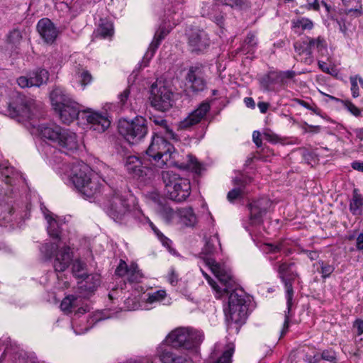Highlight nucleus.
<instances>
[{
	"label": "nucleus",
	"mask_w": 363,
	"mask_h": 363,
	"mask_svg": "<svg viewBox=\"0 0 363 363\" xmlns=\"http://www.w3.org/2000/svg\"><path fill=\"white\" fill-rule=\"evenodd\" d=\"M167 139L163 135H155L146 151L147 155L152 157L160 168L172 163L170 159L174 148Z\"/></svg>",
	"instance_id": "0eeeda50"
},
{
	"label": "nucleus",
	"mask_w": 363,
	"mask_h": 363,
	"mask_svg": "<svg viewBox=\"0 0 363 363\" xmlns=\"http://www.w3.org/2000/svg\"><path fill=\"white\" fill-rule=\"evenodd\" d=\"M55 145H57L61 151L67 154L76 150L79 146L77 135L67 129H64L60 133L59 139Z\"/></svg>",
	"instance_id": "412c9836"
},
{
	"label": "nucleus",
	"mask_w": 363,
	"mask_h": 363,
	"mask_svg": "<svg viewBox=\"0 0 363 363\" xmlns=\"http://www.w3.org/2000/svg\"><path fill=\"white\" fill-rule=\"evenodd\" d=\"M266 250L269 252H277L282 250L283 245L281 243L278 245L267 244L266 245Z\"/></svg>",
	"instance_id": "e2e57ef3"
},
{
	"label": "nucleus",
	"mask_w": 363,
	"mask_h": 363,
	"mask_svg": "<svg viewBox=\"0 0 363 363\" xmlns=\"http://www.w3.org/2000/svg\"><path fill=\"white\" fill-rule=\"evenodd\" d=\"M304 360L308 363H317L320 360V357L318 353H315L313 355L307 354L305 355Z\"/></svg>",
	"instance_id": "0e129e2a"
},
{
	"label": "nucleus",
	"mask_w": 363,
	"mask_h": 363,
	"mask_svg": "<svg viewBox=\"0 0 363 363\" xmlns=\"http://www.w3.org/2000/svg\"><path fill=\"white\" fill-rule=\"evenodd\" d=\"M245 43L249 46V48H253L257 45V38L255 34L249 33L245 40Z\"/></svg>",
	"instance_id": "052dcab7"
},
{
	"label": "nucleus",
	"mask_w": 363,
	"mask_h": 363,
	"mask_svg": "<svg viewBox=\"0 0 363 363\" xmlns=\"http://www.w3.org/2000/svg\"><path fill=\"white\" fill-rule=\"evenodd\" d=\"M58 247L55 243H45L40 247V252L46 259H51Z\"/></svg>",
	"instance_id": "49530a36"
},
{
	"label": "nucleus",
	"mask_w": 363,
	"mask_h": 363,
	"mask_svg": "<svg viewBox=\"0 0 363 363\" xmlns=\"http://www.w3.org/2000/svg\"><path fill=\"white\" fill-rule=\"evenodd\" d=\"M344 106L354 116H361L362 110L350 101H341Z\"/></svg>",
	"instance_id": "5fc2aeb1"
},
{
	"label": "nucleus",
	"mask_w": 363,
	"mask_h": 363,
	"mask_svg": "<svg viewBox=\"0 0 363 363\" xmlns=\"http://www.w3.org/2000/svg\"><path fill=\"white\" fill-rule=\"evenodd\" d=\"M333 270L334 268L333 266L329 264H324L323 262L321 263V273L324 278L329 277Z\"/></svg>",
	"instance_id": "680f3d73"
},
{
	"label": "nucleus",
	"mask_w": 363,
	"mask_h": 363,
	"mask_svg": "<svg viewBox=\"0 0 363 363\" xmlns=\"http://www.w3.org/2000/svg\"><path fill=\"white\" fill-rule=\"evenodd\" d=\"M147 223H149V225L150 227L152 228V230H153V232L155 233V234L157 235V237L158 238V239L161 241V242L162 243V245L164 246H166V247H169V245H170V240L169 238H167V237H165L157 228V227L154 225V223L152 222H151V220L147 218Z\"/></svg>",
	"instance_id": "8fccbe9b"
},
{
	"label": "nucleus",
	"mask_w": 363,
	"mask_h": 363,
	"mask_svg": "<svg viewBox=\"0 0 363 363\" xmlns=\"http://www.w3.org/2000/svg\"><path fill=\"white\" fill-rule=\"evenodd\" d=\"M116 274L120 277L128 274V268L125 262L121 261L118 267L116 269Z\"/></svg>",
	"instance_id": "4d7b16f0"
},
{
	"label": "nucleus",
	"mask_w": 363,
	"mask_h": 363,
	"mask_svg": "<svg viewBox=\"0 0 363 363\" xmlns=\"http://www.w3.org/2000/svg\"><path fill=\"white\" fill-rule=\"evenodd\" d=\"M49 79V72L45 69H38L28 76H21L16 80L18 86L21 88H29L32 86H40L46 84Z\"/></svg>",
	"instance_id": "f3484780"
},
{
	"label": "nucleus",
	"mask_w": 363,
	"mask_h": 363,
	"mask_svg": "<svg viewBox=\"0 0 363 363\" xmlns=\"http://www.w3.org/2000/svg\"><path fill=\"white\" fill-rule=\"evenodd\" d=\"M187 158V162L184 165V168L191 169L196 173H200L201 167V164L197 161L196 158L192 155H188Z\"/></svg>",
	"instance_id": "09e8293b"
},
{
	"label": "nucleus",
	"mask_w": 363,
	"mask_h": 363,
	"mask_svg": "<svg viewBox=\"0 0 363 363\" xmlns=\"http://www.w3.org/2000/svg\"><path fill=\"white\" fill-rule=\"evenodd\" d=\"M143 278V274L138 269V267L132 264L128 268V279L131 283L140 282Z\"/></svg>",
	"instance_id": "37998d69"
},
{
	"label": "nucleus",
	"mask_w": 363,
	"mask_h": 363,
	"mask_svg": "<svg viewBox=\"0 0 363 363\" xmlns=\"http://www.w3.org/2000/svg\"><path fill=\"white\" fill-rule=\"evenodd\" d=\"M217 246H220L217 234L206 238L205 245L201 252V259L203 264L209 268L218 281L225 286L223 290H226L233 285L230 270L225 264H220L210 257L216 251Z\"/></svg>",
	"instance_id": "f03ea898"
},
{
	"label": "nucleus",
	"mask_w": 363,
	"mask_h": 363,
	"mask_svg": "<svg viewBox=\"0 0 363 363\" xmlns=\"http://www.w3.org/2000/svg\"><path fill=\"white\" fill-rule=\"evenodd\" d=\"M96 33L104 38L112 36L113 34V27L112 23L107 20L101 19L99 23V26L97 28Z\"/></svg>",
	"instance_id": "58836bf2"
},
{
	"label": "nucleus",
	"mask_w": 363,
	"mask_h": 363,
	"mask_svg": "<svg viewBox=\"0 0 363 363\" xmlns=\"http://www.w3.org/2000/svg\"><path fill=\"white\" fill-rule=\"evenodd\" d=\"M37 30L41 38L47 44L53 43L59 34L58 29L47 18L40 19L37 24Z\"/></svg>",
	"instance_id": "6ab92c4d"
},
{
	"label": "nucleus",
	"mask_w": 363,
	"mask_h": 363,
	"mask_svg": "<svg viewBox=\"0 0 363 363\" xmlns=\"http://www.w3.org/2000/svg\"><path fill=\"white\" fill-rule=\"evenodd\" d=\"M77 78L81 84V85L84 87L86 84L91 82V75L88 71L82 70L77 73Z\"/></svg>",
	"instance_id": "864d4df0"
},
{
	"label": "nucleus",
	"mask_w": 363,
	"mask_h": 363,
	"mask_svg": "<svg viewBox=\"0 0 363 363\" xmlns=\"http://www.w3.org/2000/svg\"><path fill=\"white\" fill-rule=\"evenodd\" d=\"M125 307L128 311H135L139 309L140 306L136 298H128L125 301Z\"/></svg>",
	"instance_id": "6e6d98bb"
},
{
	"label": "nucleus",
	"mask_w": 363,
	"mask_h": 363,
	"mask_svg": "<svg viewBox=\"0 0 363 363\" xmlns=\"http://www.w3.org/2000/svg\"><path fill=\"white\" fill-rule=\"evenodd\" d=\"M277 74L279 84H285L288 82V80L294 77L295 72L288 70L286 72H277Z\"/></svg>",
	"instance_id": "3c124183"
},
{
	"label": "nucleus",
	"mask_w": 363,
	"mask_h": 363,
	"mask_svg": "<svg viewBox=\"0 0 363 363\" xmlns=\"http://www.w3.org/2000/svg\"><path fill=\"white\" fill-rule=\"evenodd\" d=\"M351 84L352 95L354 98H357L360 96L359 88L363 89V78L359 75H354L350 77Z\"/></svg>",
	"instance_id": "a19ab883"
},
{
	"label": "nucleus",
	"mask_w": 363,
	"mask_h": 363,
	"mask_svg": "<svg viewBox=\"0 0 363 363\" xmlns=\"http://www.w3.org/2000/svg\"><path fill=\"white\" fill-rule=\"evenodd\" d=\"M203 334L189 328H177L168 334L164 342L174 348H183L198 353Z\"/></svg>",
	"instance_id": "7ed1b4c3"
},
{
	"label": "nucleus",
	"mask_w": 363,
	"mask_h": 363,
	"mask_svg": "<svg viewBox=\"0 0 363 363\" xmlns=\"http://www.w3.org/2000/svg\"><path fill=\"white\" fill-rule=\"evenodd\" d=\"M363 206V199L358 190L353 191L352 199L350 203V210L353 215H360Z\"/></svg>",
	"instance_id": "473e14b6"
},
{
	"label": "nucleus",
	"mask_w": 363,
	"mask_h": 363,
	"mask_svg": "<svg viewBox=\"0 0 363 363\" xmlns=\"http://www.w3.org/2000/svg\"><path fill=\"white\" fill-rule=\"evenodd\" d=\"M130 208L129 199L116 191L109 201L108 215L115 221L121 222L129 215Z\"/></svg>",
	"instance_id": "f8f14e48"
},
{
	"label": "nucleus",
	"mask_w": 363,
	"mask_h": 363,
	"mask_svg": "<svg viewBox=\"0 0 363 363\" xmlns=\"http://www.w3.org/2000/svg\"><path fill=\"white\" fill-rule=\"evenodd\" d=\"M203 16L206 15L220 28L224 25L223 12L218 4H214L211 7L203 8Z\"/></svg>",
	"instance_id": "c85d7f7f"
},
{
	"label": "nucleus",
	"mask_w": 363,
	"mask_h": 363,
	"mask_svg": "<svg viewBox=\"0 0 363 363\" xmlns=\"http://www.w3.org/2000/svg\"><path fill=\"white\" fill-rule=\"evenodd\" d=\"M164 340L157 347L156 356L162 363H186V356L173 352Z\"/></svg>",
	"instance_id": "aec40b11"
},
{
	"label": "nucleus",
	"mask_w": 363,
	"mask_h": 363,
	"mask_svg": "<svg viewBox=\"0 0 363 363\" xmlns=\"http://www.w3.org/2000/svg\"><path fill=\"white\" fill-rule=\"evenodd\" d=\"M124 164L128 174L137 179L145 181L154 176V169L146 159L130 155L125 159Z\"/></svg>",
	"instance_id": "9d476101"
},
{
	"label": "nucleus",
	"mask_w": 363,
	"mask_h": 363,
	"mask_svg": "<svg viewBox=\"0 0 363 363\" xmlns=\"http://www.w3.org/2000/svg\"><path fill=\"white\" fill-rule=\"evenodd\" d=\"M172 27H170L169 26L167 27L165 23L160 26V28L155 32L154 38L152 43H150L146 53L145 54L144 60L148 61L153 57L156 50L157 49L159 45L160 44V42L169 33Z\"/></svg>",
	"instance_id": "bb28decb"
},
{
	"label": "nucleus",
	"mask_w": 363,
	"mask_h": 363,
	"mask_svg": "<svg viewBox=\"0 0 363 363\" xmlns=\"http://www.w3.org/2000/svg\"><path fill=\"white\" fill-rule=\"evenodd\" d=\"M167 280L169 282L170 284L172 286H174L178 282V274L176 273L175 270L174 269H171L168 275H167Z\"/></svg>",
	"instance_id": "bf43d9fd"
},
{
	"label": "nucleus",
	"mask_w": 363,
	"mask_h": 363,
	"mask_svg": "<svg viewBox=\"0 0 363 363\" xmlns=\"http://www.w3.org/2000/svg\"><path fill=\"white\" fill-rule=\"evenodd\" d=\"M235 350V345L229 343L223 345L218 343L215 345V349L211 354V358H216L220 354H221L213 363H231V357Z\"/></svg>",
	"instance_id": "cd10ccee"
},
{
	"label": "nucleus",
	"mask_w": 363,
	"mask_h": 363,
	"mask_svg": "<svg viewBox=\"0 0 363 363\" xmlns=\"http://www.w3.org/2000/svg\"><path fill=\"white\" fill-rule=\"evenodd\" d=\"M167 296L164 290H158L157 291L147 294V298H146V303H155L162 301Z\"/></svg>",
	"instance_id": "a18cd8bd"
},
{
	"label": "nucleus",
	"mask_w": 363,
	"mask_h": 363,
	"mask_svg": "<svg viewBox=\"0 0 363 363\" xmlns=\"http://www.w3.org/2000/svg\"><path fill=\"white\" fill-rule=\"evenodd\" d=\"M50 99L55 111L74 101L63 88L59 86H56L52 90L50 94Z\"/></svg>",
	"instance_id": "393cba45"
},
{
	"label": "nucleus",
	"mask_w": 363,
	"mask_h": 363,
	"mask_svg": "<svg viewBox=\"0 0 363 363\" xmlns=\"http://www.w3.org/2000/svg\"><path fill=\"white\" fill-rule=\"evenodd\" d=\"M55 256L53 267L55 272H62L65 271L72 260L71 249L65 246L55 252Z\"/></svg>",
	"instance_id": "b1692460"
},
{
	"label": "nucleus",
	"mask_w": 363,
	"mask_h": 363,
	"mask_svg": "<svg viewBox=\"0 0 363 363\" xmlns=\"http://www.w3.org/2000/svg\"><path fill=\"white\" fill-rule=\"evenodd\" d=\"M104 182L99 176L92 174L89 179L83 184V186L79 187L77 190L84 196L91 198L97 196L101 192L102 183Z\"/></svg>",
	"instance_id": "5701e85b"
},
{
	"label": "nucleus",
	"mask_w": 363,
	"mask_h": 363,
	"mask_svg": "<svg viewBox=\"0 0 363 363\" xmlns=\"http://www.w3.org/2000/svg\"><path fill=\"white\" fill-rule=\"evenodd\" d=\"M79 301L78 298L72 295L67 296L62 301L60 308L65 313H71L73 308L78 306Z\"/></svg>",
	"instance_id": "4c0bfd02"
},
{
	"label": "nucleus",
	"mask_w": 363,
	"mask_h": 363,
	"mask_svg": "<svg viewBox=\"0 0 363 363\" xmlns=\"http://www.w3.org/2000/svg\"><path fill=\"white\" fill-rule=\"evenodd\" d=\"M294 48L296 53L301 56L306 55L304 62L306 64H311L313 62V56L311 52L309 45L308 43V36L303 38L301 40L296 41L294 43Z\"/></svg>",
	"instance_id": "7c9ffc66"
},
{
	"label": "nucleus",
	"mask_w": 363,
	"mask_h": 363,
	"mask_svg": "<svg viewBox=\"0 0 363 363\" xmlns=\"http://www.w3.org/2000/svg\"><path fill=\"white\" fill-rule=\"evenodd\" d=\"M210 110V105L207 102L201 104L198 108L191 112L185 118L177 125L179 130H186L199 123Z\"/></svg>",
	"instance_id": "dca6fc26"
},
{
	"label": "nucleus",
	"mask_w": 363,
	"mask_h": 363,
	"mask_svg": "<svg viewBox=\"0 0 363 363\" xmlns=\"http://www.w3.org/2000/svg\"><path fill=\"white\" fill-rule=\"evenodd\" d=\"M223 5L229 6L230 7L243 8L247 6V0H217Z\"/></svg>",
	"instance_id": "603ef678"
},
{
	"label": "nucleus",
	"mask_w": 363,
	"mask_h": 363,
	"mask_svg": "<svg viewBox=\"0 0 363 363\" xmlns=\"http://www.w3.org/2000/svg\"><path fill=\"white\" fill-rule=\"evenodd\" d=\"M118 128L119 133L130 144L139 143L147 133V121L142 116H137L131 121L120 120Z\"/></svg>",
	"instance_id": "423d86ee"
},
{
	"label": "nucleus",
	"mask_w": 363,
	"mask_h": 363,
	"mask_svg": "<svg viewBox=\"0 0 363 363\" xmlns=\"http://www.w3.org/2000/svg\"><path fill=\"white\" fill-rule=\"evenodd\" d=\"M22 35L20 30L13 29L7 35V43L11 46L16 47L20 44Z\"/></svg>",
	"instance_id": "de8ad7c7"
},
{
	"label": "nucleus",
	"mask_w": 363,
	"mask_h": 363,
	"mask_svg": "<svg viewBox=\"0 0 363 363\" xmlns=\"http://www.w3.org/2000/svg\"><path fill=\"white\" fill-rule=\"evenodd\" d=\"M59 117L62 123L65 124H70L78 117L80 111V107L77 102L75 101L68 105H65L60 108L57 109Z\"/></svg>",
	"instance_id": "a878e982"
},
{
	"label": "nucleus",
	"mask_w": 363,
	"mask_h": 363,
	"mask_svg": "<svg viewBox=\"0 0 363 363\" xmlns=\"http://www.w3.org/2000/svg\"><path fill=\"white\" fill-rule=\"evenodd\" d=\"M45 219L48 221V232L53 238H60V226L58 222L50 213H45Z\"/></svg>",
	"instance_id": "e433bc0d"
},
{
	"label": "nucleus",
	"mask_w": 363,
	"mask_h": 363,
	"mask_svg": "<svg viewBox=\"0 0 363 363\" xmlns=\"http://www.w3.org/2000/svg\"><path fill=\"white\" fill-rule=\"evenodd\" d=\"M162 179L171 200L182 202L189 196L191 189L188 179L180 177L173 171H165L162 172Z\"/></svg>",
	"instance_id": "20e7f679"
},
{
	"label": "nucleus",
	"mask_w": 363,
	"mask_h": 363,
	"mask_svg": "<svg viewBox=\"0 0 363 363\" xmlns=\"http://www.w3.org/2000/svg\"><path fill=\"white\" fill-rule=\"evenodd\" d=\"M272 205V202L267 197H262L250 203L249 204L250 224L254 226L260 225L263 221V217Z\"/></svg>",
	"instance_id": "ddd939ff"
},
{
	"label": "nucleus",
	"mask_w": 363,
	"mask_h": 363,
	"mask_svg": "<svg viewBox=\"0 0 363 363\" xmlns=\"http://www.w3.org/2000/svg\"><path fill=\"white\" fill-rule=\"evenodd\" d=\"M201 271L215 291V296L217 298H221L225 294H230L228 308L224 309L228 325H230L233 323L241 325L244 323L247 318V309L245 305L243 292L235 289V281L233 279V285L226 290H223L225 286L219 281L218 283H217L203 269H201Z\"/></svg>",
	"instance_id": "f257e3e1"
},
{
	"label": "nucleus",
	"mask_w": 363,
	"mask_h": 363,
	"mask_svg": "<svg viewBox=\"0 0 363 363\" xmlns=\"http://www.w3.org/2000/svg\"><path fill=\"white\" fill-rule=\"evenodd\" d=\"M63 170L65 175L77 189L83 186V184L93 174L89 167L82 162L64 164Z\"/></svg>",
	"instance_id": "9b49d317"
},
{
	"label": "nucleus",
	"mask_w": 363,
	"mask_h": 363,
	"mask_svg": "<svg viewBox=\"0 0 363 363\" xmlns=\"http://www.w3.org/2000/svg\"><path fill=\"white\" fill-rule=\"evenodd\" d=\"M8 113L11 118L31 121L38 116L39 108L34 99L17 95L9 104Z\"/></svg>",
	"instance_id": "39448f33"
},
{
	"label": "nucleus",
	"mask_w": 363,
	"mask_h": 363,
	"mask_svg": "<svg viewBox=\"0 0 363 363\" xmlns=\"http://www.w3.org/2000/svg\"><path fill=\"white\" fill-rule=\"evenodd\" d=\"M353 327L356 330L357 334L358 335H361L363 334V320H356L354 323Z\"/></svg>",
	"instance_id": "69168bd1"
},
{
	"label": "nucleus",
	"mask_w": 363,
	"mask_h": 363,
	"mask_svg": "<svg viewBox=\"0 0 363 363\" xmlns=\"http://www.w3.org/2000/svg\"><path fill=\"white\" fill-rule=\"evenodd\" d=\"M187 88L192 92L197 93L206 87L203 72L201 67H191L186 77Z\"/></svg>",
	"instance_id": "a211bd4d"
},
{
	"label": "nucleus",
	"mask_w": 363,
	"mask_h": 363,
	"mask_svg": "<svg viewBox=\"0 0 363 363\" xmlns=\"http://www.w3.org/2000/svg\"><path fill=\"white\" fill-rule=\"evenodd\" d=\"M277 264L279 277L284 284L287 310L289 312L294 304V291L293 284L298 277V274L293 269L294 267V263L277 262Z\"/></svg>",
	"instance_id": "1a4fd4ad"
},
{
	"label": "nucleus",
	"mask_w": 363,
	"mask_h": 363,
	"mask_svg": "<svg viewBox=\"0 0 363 363\" xmlns=\"http://www.w3.org/2000/svg\"><path fill=\"white\" fill-rule=\"evenodd\" d=\"M152 121L155 125H157L161 128V130H160L158 133L159 135H163L167 138L175 139L174 133L167 125V121L161 117H154Z\"/></svg>",
	"instance_id": "c9c22d12"
},
{
	"label": "nucleus",
	"mask_w": 363,
	"mask_h": 363,
	"mask_svg": "<svg viewBox=\"0 0 363 363\" xmlns=\"http://www.w3.org/2000/svg\"><path fill=\"white\" fill-rule=\"evenodd\" d=\"M150 101L155 109L168 111L173 106V93L163 82L156 81L151 86Z\"/></svg>",
	"instance_id": "6e6552de"
},
{
	"label": "nucleus",
	"mask_w": 363,
	"mask_h": 363,
	"mask_svg": "<svg viewBox=\"0 0 363 363\" xmlns=\"http://www.w3.org/2000/svg\"><path fill=\"white\" fill-rule=\"evenodd\" d=\"M86 113V121L94 130L102 133L109 127L111 122L106 114L93 111H88Z\"/></svg>",
	"instance_id": "4be33fe9"
},
{
	"label": "nucleus",
	"mask_w": 363,
	"mask_h": 363,
	"mask_svg": "<svg viewBox=\"0 0 363 363\" xmlns=\"http://www.w3.org/2000/svg\"><path fill=\"white\" fill-rule=\"evenodd\" d=\"M130 89H125L121 94H120V103L122 106L125 104V102L129 96Z\"/></svg>",
	"instance_id": "338daca9"
},
{
	"label": "nucleus",
	"mask_w": 363,
	"mask_h": 363,
	"mask_svg": "<svg viewBox=\"0 0 363 363\" xmlns=\"http://www.w3.org/2000/svg\"><path fill=\"white\" fill-rule=\"evenodd\" d=\"M72 273L78 278H86L88 277L86 270V264L79 259H75L73 262Z\"/></svg>",
	"instance_id": "79ce46f5"
},
{
	"label": "nucleus",
	"mask_w": 363,
	"mask_h": 363,
	"mask_svg": "<svg viewBox=\"0 0 363 363\" xmlns=\"http://www.w3.org/2000/svg\"><path fill=\"white\" fill-rule=\"evenodd\" d=\"M293 28L294 29H301L302 30H311L313 28L312 21L307 18H301L293 21Z\"/></svg>",
	"instance_id": "c03bdc74"
},
{
	"label": "nucleus",
	"mask_w": 363,
	"mask_h": 363,
	"mask_svg": "<svg viewBox=\"0 0 363 363\" xmlns=\"http://www.w3.org/2000/svg\"><path fill=\"white\" fill-rule=\"evenodd\" d=\"M246 183V179L243 176L236 177L233 179V184L237 186L230 191L227 195V199L230 202H233L242 197Z\"/></svg>",
	"instance_id": "c756f323"
},
{
	"label": "nucleus",
	"mask_w": 363,
	"mask_h": 363,
	"mask_svg": "<svg viewBox=\"0 0 363 363\" xmlns=\"http://www.w3.org/2000/svg\"><path fill=\"white\" fill-rule=\"evenodd\" d=\"M261 134L259 131L255 130L252 133V140L253 142L256 144L257 147H260L262 145V140L260 138Z\"/></svg>",
	"instance_id": "774afa93"
},
{
	"label": "nucleus",
	"mask_w": 363,
	"mask_h": 363,
	"mask_svg": "<svg viewBox=\"0 0 363 363\" xmlns=\"http://www.w3.org/2000/svg\"><path fill=\"white\" fill-rule=\"evenodd\" d=\"M320 359L333 362L335 359V354L333 350H324L320 355Z\"/></svg>",
	"instance_id": "13d9d810"
},
{
	"label": "nucleus",
	"mask_w": 363,
	"mask_h": 363,
	"mask_svg": "<svg viewBox=\"0 0 363 363\" xmlns=\"http://www.w3.org/2000/svg\"><path fill=\"white\" fill-rule=\"evenodd\" d=\"M157 213L167 223L172 222L178 216V211H174L172 208L166 204L159 205Z\"/></svg>",
	"instance_id": "f704fd0d"
},
{
	"label": "nucleus",
	"mask_w": 363,
	"mask_h": 363,
	"mask_svg": "<svg viewBox=\"0 0 363 363\" xmlns=\"http://www.w3.org/2000/svg\"><path fill=\"white\" fill-rule=\"evenodd\" d=\"M30 133L38 135L50 143L55 144L63 128L55 123H44L37 125L35 122H30Z\"/></svg>",
	"instance_id": "4468645a"
},
{
	"label": "nucleus",
	"mask_w": 363,
	"mask_h": 363,
	"mask_svg": "<svg viewBox=\"0 0 363 363\" xmlns=\"http://www.w3.org/2000/svg\"><path fill=\"white\" fill-rule=\"evenodd\" d=\"M277 76V71L269 72L267 74L263 76L260 79L262 87L269 91L272 85L279 84Z\"/></svg>",
	"instance_id": "ea45409f"
},
{
	"label": "nucleus",
	"mask_w": 363,
	"mask_h": 363,
	"mask_svg": "<svg viewBox=\"0 0 363 363\" xmlns=\"http://www.w3.org/2000/svg\"><path fill=\"white\" fill-rule=\"evenodd\" d=\"M187 36L188 45L192 52H201L210 44L208 34L203 30L193 28L187 33Z\"/></svg>",
	"instance_id": "2eb2a0df"
},
{
	"label": "nucleus",
	"mask_w": 363,
	"mask_h": 363,
	"mask_svg": "<svg viewBox=\"0 0 363 363\" xmlns=\"http://www.w3.org/2000/svg\"><path fill=\"white\" fill-rule=\"evenodd\" d=\"M308 43L311 53L315 49L322 55H323V53L327 50L326 42L325 39L321 36H318L317 38L308 36Z\"/></svg>",
	"instance_id": "72a5a7b5"
},
{
	"label": "nucleus",
	"mask_w": 363,
	"mask_h": 363,
	"mask_svg": "<svg viewBox=\"0 0 363 363\" xmlns=\"http://www.w3.org/2000/svg\"><path fill=\"white\" fill-rule=\"evenodd\" d=\"M180 223L186 226L192 227L197 223V218L192 208L186 207L178 210Z\"/></svg>",
	"instance_id": "2f4dec72"
}]
</instances>
